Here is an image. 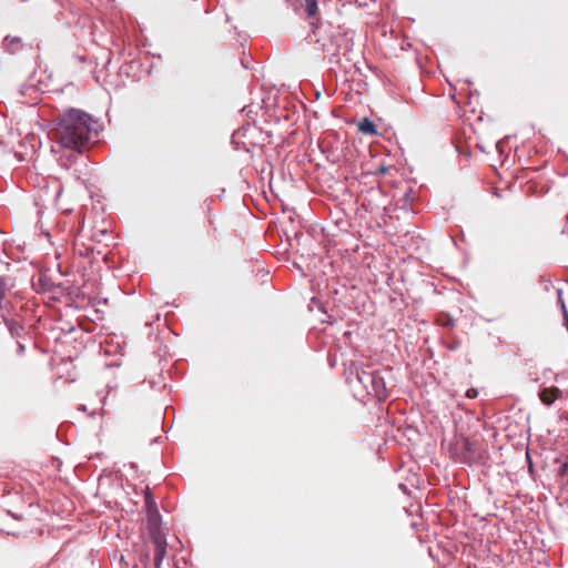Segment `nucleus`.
<instances>
[{
  "instance_id": "1",
  "label": "nucleus",
  "mask_w": 568,
  "mask_h": 568,
  "mask_svg": "<svg viewBox=\"0 0 568 568\" xmlns=\"http://www.w3.org/2000/svg\"><path fill=\"white\" fill-rule=\"evenodd\" d=\"M55 139L61 146L77 153H82L89 148L90 141L97 136V130L92 126L95 122L85 112L70 109L57 118Z\"/></svg>"
},
{
  "instance_id": "2",
  "label": "nucleus",
  "mask_w": 568,
  "mask_h": 568,
  "mask_svg": "<svg viewBox=\"0 0 568 568\" xmlns=\"http://www.w3.org/2000/svg\"><path fill=\"white\" fill-rule=\"evenodd\" d=\"M344 374L355 398L363 400L373 396L379 402L387 398L385 378L381 371L352 362L345 367Z\"/></svg>"
},
{
  "instance_id": "3",
  "label": "nucleus",
  "mask_w": 568,
  "mask_h": 568,
  "mask_svg": "<svg viewBox=\"0 0 568 568\" xmlns=\"http://www.w3.org/2000/svg\"><path fill=\"white\" fill-rule=\"evenodd\" d=\"M488 459V452L477 440L463 438L459 453V460L468 465H484Z\"/></svg>"
},
{
  "instance_id": "4",
  "label": "nucleus",
  "mask_w": 568,
  "mask_h": 568,
  "mask_svg": "<svg viewBox=\"0 0 568 568\" xmlns=\"http://www.w3.org/2000/svg\"><path fill=\"white\" fill-rule=\"evenodd\" d=\"M16 287V278L11 275L0 276V314L12 313L13 306L9 301V295Z\"/></svg>"
},
{
  "instance_id": "5",
  "label": "nucleus",
  "mask_w": 568,
  "mask_h": 568,
  "mask_svg": "<svg viewBox=\"0 0 568 568\" xmlns=\"http://www.w3.org/2000/svg\"><path fill=\"white\" fill-rule=\"evenodd\" d=\"M152 540L154 545V566L155 568H161V564L166 555V539L160 531H153Z\"/></svg>"
},
{
  "instance_id": "6",
  "label": "nucleus",
  "mask_w": 568,
  "mask_h": 568,
  "mask_svg": "<svg viewBox=\"0 0 568 568\" xmlns=\"http://www.w3.org/2000/svg\"><path fill=\"white\" fill-rule=\"evenodd\" d=\"M26 43L20 37L7 36L2 41V49L9 54H17L21 52Z\"/></svg>"
},
{
  "instance_id": "7",
  "label": "nucleus",
  "mask_w": 568,
  "mask_h": 568,
  "mask_svg": "<svg viewBox=\"0 0 568 568\" xmlns=\"http://www.w3.org/2000/svg\"><path fill=\"white\" fill-rule=\"evenodd\" d=\"M10 315H11V313H7V312L3 314H0L10 335L13 338H20L24 332V326L20 322L16 321L14 318H11Z\"/></svg>"
},
{
  "instance_id": "8",
  "label": "nucleus",
  "mask_w": 568,
  "mask_h": 568,
  "mask_svg": "<svg viewBox=\"0 0 568 568\" xmlns=\"http://www.w3.org/2000/svg\"><path fill=\"white\" fill-rule=\"evenodd\" d=\"M560 395V390L557 387L551 388H544L539 393L540 400L545 404L550 406Z\"/></svg>"
},
{
  "instance_id": "9",
  "label": "nucleus",
  "mask_w": 568,
  "mask_h": 568,
  "mask_svg": "<svg viewBox=\"0 0 568 568\" xmlns=\"http://www.w3.org/2000/svg\"><path fill=\"white\" fill-rule=\"evenodd\" d=\"M358 129L361 132H363L365 134H376L377 133L375 123L367 118H364L363 120L359 121Z\"/></svg>"
},
{
  "instance_id": "10",
  "label": "nucleus",
  "mask_w": 568,
  "mask_h": 568,
  "mask_svg": "<svg viewBox=\"0 0 568 568\" xmlns=\"http://www.w3.org/2000/svg\"><path fill=\"white\" fill-rule=\"evenodd\" d=\"M145 505H146V507H148V509H149L150 517H152V516H153V514H154V515H159V514H158V509H156V504H155V501L153 500V498H152L151 494H146V495H145Z\"/></svg>"
},
{
  "instance_id": "11",
  "label": "nucleus",
  "mask_w": 568,
  "mask_h": 568,
  "mask_svg": "<svg viewBox=\"0 0 568 568\" xmlns=\"http://www.w3.org/2000/svg\"><path fill=\"white\" fill-rule=\"evenodd\" d=\"M304 7H305V11H306L307 16L312 17L316 13L317 1L316 0H305Z\"/></svg>"
},
{
  "instance_id": "12",
  "label": "nucleus",
  "mask_w": 568,
  "mask_h": 568,
  "mask_svg": "<svg viewBox=\"0 0 568 568\" xmlns=\"http://www.w3.org/2000/svg\"><path fill=\"white\" fill-rule=\"evenodd\" d=\"M341 40L345 42V44H344V52H343V55H344L347 60H351L349 54L352 53V45H353V43H352V41H351L349 39H347V38H343V37H342V38H341Z\"/></svg>"
},
{
  "instance_id": "13",
  "label": "nucleus",
  "mask_w": 568,
  "mask_h": 568,
  "mask_svg": "<svg viewBox=\"0 0 568 568\" xmlns=\"http://www.w3.org/2000/svg\"><path fill=\"white\" fill-rule=\"evenodd\" d=\"M17 353L19 356H22L26 353V346L19 341L17 342Z\"/></svg>"
},
{
  "instance_id": "14",
  "label": "nucleus",
  "mask_w": 568,
  "mask_h": 568,
  "mask_svg": "<svg viewBox=\"0 0 568 568\" xmlns=\"http://www.w3.org/2000/svg\"><path fill=\"white\" fill-rule=\"evenodd\" d=\"M561 307H562V312H564V316H565V324L568 329V313H567L566 306L562 301H561Z\"/></svg>"
},
{
  "instance_id": "15",
  "label": "nucleus",
  "mask_w": 568,
  "mask_h": 568,
  "mask_svg": "<svg viewBox=\"0 0 568 568\" xmlns=\"http://www.w3.org/2000/svg\"><path fill=\"white\" fill-rule=\"evenodd\" d=\"M477 390L475 388H470L467 390L466 395L468 398H475L477 396Z\"/></svg>"
},
{
  "instance_id": "16",
  "label": "nucleus",
  "mask_w": 568,
  "mask_h": 568,
  "mask_svg": "<svg viewBox=\"0 0 568 568\" xmlns=\"http://www.w3.org/2000/svg\"><path fill=\"white\" fill-rule=\"evenodd\" d=\"M80 408H81L82 410H85V409H87L84 405L80 406Z\"/></svg>"
}]
</instances>
